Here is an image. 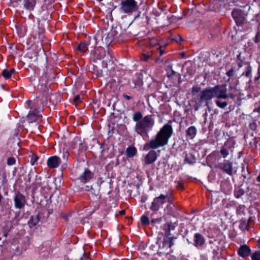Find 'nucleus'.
Segmentation results:
<instances>
[{
	"mask_svg": "<svg viewBox=\"0 0 260 260\" xmlns=\"http://www.w3.org/2000/svg\"><path fill=\"white\" fill-rule=\"evenodd\" d=\"M213 97L218 99H227L228 95L225 86L222 88L219 85H217L214 87L206 88L201 92L197 100H199L200 105L204 104V106H208L209 101Z\"/></svg>",
	"mask_w": 260,
	"mask_h": 260,
	"instance_id": "f257e3e1",
	"label": "nucleus"
},
{
	"mask_svg": "<svg viewBox=\"0 0 260 260\" xmlns=\"http://www.w3.org/2000/svg\"><path fill=\"white\" fill-rule=\"evenodd\" d=\"M164 230V234L162 232L158 234L156 244L159 247L160 252L169 253L172 252L171 248L174 245V240L176 238L172 236L170 230L166 227Z\"/></svg>",
	"mask_w": 260,
	"mask_h": 260,
	"instance_id": "f03ea898",
	"label": "nucleus"
},
{
	"mask_svg": "<svg viewBox=\"0 0 260 260\" xmlns=\"http://www.w3.org/2000/svg\"><path fill=\"white\" fill-rule=\"evenodd\" d=\"M173 131H158L154 139H151L149 143L144 145V149H156L168 144L169 139L173 135Z\"/></svg>",
	"mask_w": 260,
	"mask_h": 260,
	"instance_id": "7ed1b4c3",
	"label": "nucleus"
},
{
	"mask_svg": "<svg viewBox=\"0 0 260 260\" xmlns=\"http://www.w3.org/2000/svg\"><path fill=\"white\" fill-rule=\"evenodd\" d=\"M25 107L29 109V112L26 116V121H24L25 125L34 124L36 127L39 129H41L43 126L39 125L38 122L41 120L42 115L39 113L37 106L35 102L31 100H27L26 102Z\"/></svg>",
	"mask_w": 260,
	"mask_h": 260,
	"instance_id": "20e7f679",
	"label": "nucleus"
},
{
	"mask_svg": "<svg viewBox=\"0 0 260 260\" xmlns=\"http://www.w3.org/2000/svg\"><path fill=\"white\" fill-rule=\"evenodd\" d=\"M137 9V3L135 0H123L120 4V10L124 13H132Z\"/></svg>",
	"mask_w": 260,
	"mask_h": 260,
	"instance_id": "39448f33",
	"label": "nucleus"
},
{
	"mask_svg": "<svg viewBox=\"0 0 260 260\" xmlns=\"http://www.w3.org/2000/svg\"><path fill=\"white\" fill-rule=\"evenodd\" d=\"M154 124V116L152 115H148L136 123V127L137 129L140 130H145L146 129H151Z\"/></svg>",
	"mask_w": 260,
	"mask_h": 260,
	"instance_id": "423d86ee",
	"label": "nucleus"
},
{
	"mask_svg": "<svg viewBox=\"0 0 260 260\" xmlns=\"http://www.w3.org/2000/svg\"><path fill=\"white\" fill-rule=\"evenodd\" d=\"M165 197L164 194H160L158 197H155L152 202L149 209L153 212L151 216L153 213H155L159 211L161 207H162L164 203Z\"/></svg>",
	"mask_w": 260,
	"mask_h": 260,
	"instance_id": "0eeeda50",
	"label": "nucleus"
},
{
	"mask_svg": "<svg viewBox=\"0 0 260 260\" xmlns=\"http://www.w3.org/2000/svg\"><path fill=\"white\" fill-rule=\"evenodd\" d=\"M232 16L237 25L243 24L246 20V14L240 9H234L232 12Z\"/></svg>",
	"mask_w": 260,
	"mask_h": 260,
	"instance_id": "6e6552de",
	"label": "nucleus"
},
{
	"mask_svg": "<svg viewBox=\"0 0 260 260\" xmlns=\"http://www.w3.org/2000/svg\"><path fill=\"white\" fill-rule=\"evenodd\" d=\"M14 207L17 209H21L23 208L26 203V198L24 195L19 191L15 192L14 198Z\"/></svg>",
	"mask_w": 260,
	"mask_h": 260,
	"instance_id": "1a4fd4ad",
	"label": "nucleus"
},
{
	"mask_svg": "<svg viewBox=\"0 0 260 260\" xmlns=\"http://www.w3.org/2000/svg\"><path fill=\"white\" fill-rule=\"evenodd\" d=\"M222 172L228 174L229 176L233 175V162L229 160L224 159L223 162H220L217 166Z\"/></svg>",
	"mask_w": 260,
	"mask_h": 260,
	"instance_id": "9d476101",
	"label": "nucleus"
},
{
	"mask_svg": "<svg viewBox=\"0 0 260 260\" xmlns=\"http://www.w3.org/2000/svg\"><path fill=\"white\" fill-rule=\"evenodd\" d=\"M254 216L250 215L247 218L242 217L239 221V228L242 231H248L250 229V224L254 222Z\"/></svg>",
	"mask_w": 260,
	"mask_h": 260,
	"instance_id": "9b49d317",
	"label": "nucleus"
},
{
	"mask_svg": "<svg viewBox=\"0 0 260 260\" xmlns=\"http://www.w3.org/2000/svg\"><path fill=\"white\" fill-rule=\"evenodd\" d=\"M250 247L246 244H241L237 249V254L241 257L246 258L250 256L251 254Z\"/></svg>",
	"mask_w": 260,
	"mask_h": 260,
	"instance_id": "f8f14e48",
	"label": "nucleus"
},
{
	"mask_svg": "<svg viewBox=\"0 0 260 260\" xmlns=\"http://www.w3.org/2000/svg\"><path fill=\"white\" fill-rule=\"evenodd\" d=\"M93 177L94 173L88 168H85L83 172L79 176L78 179L80 182L85 184L89 182Z\"/></svg>",
	"mask_w": 260,
	"mask_h": 260,
	"instance_id": "ddd939ff",
	"label": "nucleus"
},
{
	"mask_svg": "<svg viewBox=\"0 0 260 260\" xmlns=\"http://www.w3.org/2000/svg\"><path fill=\"white\" fill-rule=\"evenodd\" d=\"M206 239L204 236L200 233H196L193 236V245L197 248H202L205 244Z\"/></svg>",
	"mask_w": 260,
	"mask_h": 260,
	"instance_id": "4468645a",
	"label": "nucleus"
},
{
	"mask_svg": "<svg viewBox=\"0 0 260 260\" xmlns=\"http://www.w3.org/2000/svg\"><path fill=\"white\" fill-rule=\"evenodd\" d=\"M61 163V160L59 157L54 155L49 157L47 161V166L51 169L57 168Z\"/></svg>",
	"mask_w": 260,
	"mask_h": 260,
	"instance_id": "2eb2a0df",
	"label": "nucleus"
},
{
	"mask_svg": "<svg viewBox=\"0 0 260 260\" xmlns=\"http://www.w3.org/2000/svg\"><path fill=\"white\" fill-rule=\"evenodd\" d=\"M13 229V223L11 221L6 222L2 228L1 232L4 237H7L9 233Z\"/></svg>",
	"mask_w": 260,
	"mask_h": 260,
	"instance_id": "dca6fc26",
	"label": "nucleus"
},
{
	"mask_svg": "<svg viewBox=\"0 0 260 260\" xmlns=\"http://www.w3.org/2000/svg\"><path fill=\"white\" fill-rule=\"evenodd\" d=\"M157 159V154L155 151L151 150L148 152L145 157V162L147 165L153 163Z\"/></svg>",
	"mask_w": 260,
	"mask_h": 260,
	"instance_id": "f3484780",
	"label": "nucleus"
},
{
	"mask_svg": "<svg viewBox=\"0 0 260 260\" xmlns=\"http://www.w3.org/2000/svg\"><path fill=\"white\" fill-rule=\"evenodd\" d=\"M40 219L41 218L39 214L31 215L27 222L29 227L32 228L37 225L40 221Z\"/></svg>",
	"mask_w": 260,
	"mask_h": 260,
	"instance_id": "a211bd4d",
	"label": "nucleus"
},
{
	"mask_svg": "<svg viewBox=\"0 0 260 260\" xmlns=\"http://www.w3.org/2000/svg\"><path fill=\"white\" fill-rule=\"evenodd\" d=\"M164 212L167 215L175 216L177 212L175 205L167 204L164 209Z\"/></svg>",
	"mask_w": 260,
	"mask_h": 260,
	"instance_id": "6ab92c4d",
	"label": "nucleus"
},
{
	"mask_svg": "<svg viewBox=\"0 0 260 260\" xmlns=\"http://www.w3.org/2000/svg\"><path fill=\"white\" fill-rule=\"evenodd\" d=\"M137 153V149L134 146H129L125 150V155L128 158H133Z\"/></svg>",
	"mask_w": 260,
	"mask_h": 260,
	"instance_id": "aec40b11",
	"label": "nucleus"
},
{
	"mask_svg": "<svg viewBox=\"0 0 260 260\" xmlns=\"http://www.w3.org/2000/svg\"><path fill=\"white\" fill-rule=\"evenodd\" d=\"M245 194V190L242 188V185L235 186L234 190V196L237 199L241 198Z\"/></svg>",
	"mask_w": 260,
	"mask_h": 260,
	"instance_id": "412c9836",
	"label": "nucleus"
},
{
	"mask_svg": "<svg viewBox=\"0 0 260 260\" xmlns=\"http://www.w3.org/2000/svg\"><path fill=\"white\" fill-rule=\"evenodd\" d=\"M246 206L243 204H239L236 207V214L237 217H243L246 215Z\"/></svg>",
	"mask_w": 260,
	"mask_h": 260,
	"instance_id": "4be33fe9",
	"label": "nucleus"
},
{
	"mask_svg": "<svg viewBox=\"0 0 260 260\" xmlns=\"http://www.w3.org/2000/svg\"><path fill=\"white\" fill-rule=\"evenodd\" d=\"M230 149V148L228 146L227 143H224V145L220 147V150L218 151L221 157L223 158H226L229 154Z\"/></svg>",
	"mask_w": 260,
	"mask_h": 260,
	"instance_id": "5701e85b",
	"label": "nucleus"
},
{
	"mask_svg": "<svg viewBox=\"0 0 260 260\" xmlns=\"http://www.w3.org/2000/svg\"><path fill=\"white\" fill-rule=\"evenodd\" d=\"M36 5V0H24V8L28 11L34 10Z\"/></svg>",
	"mask_w": 260,
	"mask_h": 260,
	"instance_id": "b1692460",
	"label": "nucleus"
},
{
	"mask_svg": "<svg viewBox=\"0 0 260 260\" xmlns=\"http://www.w3.org/2000/svg\"><path fill=\"white\" fill-rule=\"evenodd\" d=\"M106 55V51L103 48H99L94 52L95 57L97 59H103Z\"/></svg>",
	"mask_w": 260,
	"mask_h": 260,
	"instance_id": "393cba45",
	"label": "nucleus"
},
{
	"mask_svg": "<svg viewBox=\"0 0 260 260\" xmlns=\"http://www.w3.org/2000/svg\"><path fill=\"white\" fill-rule=\"evenodd\" d=\"M201 91V87L198 86H193L191 89V93L192 95L195 96L194 98L195 101H196V104L199 105V106H201L199 104V100H197L198 96L200 94V93L197 95L198 93Z\"/></svg>",
	"mask_w": 260,
	"mask_h": 260,
	"instance_id": "a878e982",
	"label": "nucleus"
},
{
	"mask_svg": "<svg viewBox=\"0 0 260 260\" xmlns=\"http://www.w3.org/2000/svg\"><path fill=\"white\" fill-rule=\"evenodd\" d=\"M15 72L14 68H12L10 70L5 69L3 71L2 75L5 79H9L11 78L12 75Z\"/></svg>",
	"mask_w": 260,
	"mask_h": 260,
	"instance_id": "bb28decb",
	"label": "nucleus"
},
{
	"mask_svg": "<svg viewBox=\"0 0 260 260\" xmlns=\"http://www.w3.org/2000/svg\"><path fill=\"white\" fill-rule=\"evenodd\" d=\"M70 153L68 151L63 150L62 153V159L64 161L63 164L61 166V168L63 169H65L67 166V161L68 160V157L69 156Z\"/></svg>",
	"mask_w": 260,
	"mask_h": 260,
	"instance_id": "cd10ccee",
	"label": "nucleus"
},
{
	"mask_svg": "<svg viewBox=\"0 0 260 260\" xmlns=\"http://www.w3.org/2000/svg\"><path fill=\"white\" fill-rule=\"evenodd\" d=\"M87 50V45L85 42L80 43L77 48V50L82 53H85Z\"/></svg>",
	"mask_w": 260,
	"mask_h": 260,
	"instance_id": "c85d7f7f",
	"label": "nucleus"
},
{
	"mask_svg": "<svg viewBox=\"0 0 260 260\" xmlns=\"http://www.w3.org/2000/svg\"><path fill=\"white\" fill-rule=\"evenodd\" d=\"M153 51L142 54L141 57V60L144 61H148L152 57Z\"/></svg>",
	"mask_w": 260,
	"mask_h": 260,
	"instance_id": "c756f323",
	"label": "nucleus"
},
{
	"mask_svg": "<svg viewBox=\"0 0 260 260\" xmlns=\"http://www.w3.org/2000/svg\"><path fill=\"white\" fill-rule=\"evenodd\" d=\"M165 199L164 203H167V204L175 205L174 204V198L171 196V194H169L167 193L166 194H164Z\"/></svg>",
	"mask_w": 260,
	"mask_h": 260,
	"instance_id": "7c9ffc66",
	"label": "nucleus"
},
{
	"mask_svg": "<svg viewBox=\"0 0 260 260\" xmlns=\"http://www.w3.org/2000/svg\"><path fill=\"white\" fill-rule=\"evenodd\" d=\"M143 118V114L140 112H135L133 115V119L134 121L137 122V123L141 121Z\"/></svg>",
	"mask_w": 260,
	"mask_h": 260,
	"instance_id": "2f4dec72",
	"label": "nucleus"
},
{
	"mask_svg": "<svg viewBox=\"0 0 260 260\" xmlns=\"http://www.w3.org/2000/svg\"><path fill=\"white\" fill-rule=\"evenodd\" d=\"M250 256L251 260H260V250H256L253 252H251Z\"/></svg>",
	"mask_w": 260,
	"mask_h": 260,
	"instance_id": "473e14b6",
	"label": "nucleus"
},
{
	"mask_svg": "<svg viewBox=\"0 0 260 260\" xmlns=\"http://www.w3.org/2000/svg\"><path fill=\"white\" fill-rule=\"evenodd\" d=\"M141 221L143 225H148L150 222L149 217L145 215H143L141 217Z\"/></svg>",
	"mask_w": 260,
	"mask_h": 260,
	"instance_id": "72a5a7b5",
	"label": "nucleus"
},
{
	"mask_svg": "<svg viewBox=\"0 0 260 260\" xmlns=\"http://www.w3.org/2000/svg\"><path fill=\"white\" fill-rule=\"evenodd\" d=\"M242 173H243L242 176L245 178L246 177V172H247V174H249L248 169V165L245 164H242Z\"/></svg>",
	"mask_w": 260,
	"mask_h": 260,
	"instance_id": "f704fd0d",
	"label": "nucleus"
},
{
	"mask_svg": "<svg viewBox=\"0 0 260 260\" xmlns=\"http://www.w3.org/2000/svg\"><path fill=\"white\" fill-rule=\"evenodd\" d=\"M39 157L35 154V153H32L31 155L30 156V163L31 166H34L35 164V162L38 160Z\"/></svg>",
	"mask_w": 260,
	"mask_h": 260,
	"instance_id": "c9c22d12",
	"label": "nucleus"
},
{
	"mask_svg": "<svg viewBox=\"0 0 260 260\" xmlns=\"http://www.w3.org/2000/svg\"><path fill=\"white\" fill-rule=\"evenodd\" d=\"M158 249L157 248V247L155 245H151L150 247H149V249L150 250H151L152 251H153V252H156L158 254H167V253H161L160 252V251H159V247L158 246Z\"/></svg>",
	"mask_w": 260,
	"mask_h": 260,
	"instance_id": "e433bc0d",
	"label": "nucleus"
},
{
	"mask_svg": "<svg viewBox=\"0 0 260 260\" xmlns=\"http://www.w3.org/2000/svg\"><path fill=\"white\" fill-rule=\"evenodd\" d=\"M162 222V217H159L157 218H152L151 220V222L153 225H156L157 224H159Z\"/></svg>",
	"mask_w": 260,
	"mask_h": 260,
	"instance_id": "4c0bfd02",
	"label": "nucleus"
},
{
	"mask_svg": "<svg viewBox=\"0 0 260 260\" xmlns=\"http://www.w3.org/2000/svg\"><path fill=\"white\" fill-rule=\"evenodd\" d=\"M172 121H170L167 124H166L160 130H172Z\"/></svg>",
	"mask_w": 260,
	"mask_h": 260,
	"instance_id": "58836bf2",
	"label": "nucleus"
},
{
	"mask_svg": "<svg viewBox=\"0 0 260 260\" xmlns=\"http://www.w3.org/2000/svg\"><path fill=\"white\" fill-rule=\"evenodd\" d=\"M215 102L217 106L221 108H224L228 105V103L226 102H221L220 101L217 100Z\"/></svg>",
	"mask_w": 260,
	"mask_h": 260,
	"instance_id": "ea45409f",
	"label": "nucleus"
},
{
	"mask_svg": "<svg viewBox=\"0 0 260 260\" xmlns=\"http://www.w3.org/2000/svg\"><path fill=\"white\" fill-rule=\"evenodd\" d=\"M251 67L250 66H248L246 68L245 72L242 74V75H244L247 77H249L251 73Z\"/></svg>",
	"mask_w": 260,
	"mask_h": 260,
	"instance_id": "a19ab883",
	"label": "nucleus"
},
{
	"mask_svg": "<svg viewBox=\"0 0 260 260\" xmlns=\"http://www.w3.org/2000/svg\"><path fill=\"white\" fill-rule=\"evenodd\" d=\"M186 136L192 139H193L195 136L196 135V131H185Z\"/></svg>",
	"mask_w": 260,
	"mask_h": 260,
	"instance_id": "79ce46f5",
	"label": "nucleus"
},
{
	"mask_svg": "<svg viewBox=\"0 0 260 260\" xmlns=\"http://www.w3.org/2000/svg\"><path fill=\"white\" fill-rule=\"evenodd\" d=\"M16 163V159L14 157H9L7 159V165L9 166H12Z\"/></svg>",
	"mask_w": 260,
	"mask_h": 260,
	"instance_id": "37998d69",
	"label": "nucleus"
},
{
	"mask_svg": "<svg viewBox=\"0 0 260 260\" xmlns=\"http://www.w3.org/2000/svg\"><path fill=\"white\" fill-rule=\"evenodd\" d=\"M167 228L170 230V231H173L175 230L176 226L172 223V222H169L167 223L165 225Z\"/></svg>",
	"mask_w": 260,
	"mask_h": 260,
	"instance_id": "c03bdc74",
	"label": "nucleus"
},
{
	"mask_svg": "<svg viewBox=\"0 0 260 260\" xmlns=\"http://www.w3.org/2000/svg\"><path fill=\"white\" fill-rule=\"evenodd\" d=\"M251 133H249V134L253 137V144H254V147L256 148L257 147V144L258 143L257 138L256 136H254V137L253 133L252 132V131H251Z\"/></svg>",
	"mask_w": 260,
	"mask_h": 260,
	"instance_id": "a18cd8bd",
	"label": "nucleus"
},
{
	"mask_svg": "<svg viewBox=\"0 0 260 260\" xmlns=\"http://www.w3.org/2000/svg\"><path fill=\"white\" fill-rule=\"evenodd\" d=\"M81 102V98L79 95H77L74 99V103L77 105Z\"/></svg>",
	"mask_w": 260,
	"mask_h": 260,
	"instance_id": "49530a36",
	"label": "nucleus"
},
{
	"mask_svg": "<svg viewBox=\"0 0 260 260\" xmlns=\"http://www.w3.org/2000/svg\"><path fill=\"white\" fill-rule=\"evenodd\" d=\"M81 189L84 190L86 191H90V190L93 189L92 185H85L84 187H81Z\"/></svg>",
	"mask_w": 260,
	"mask_h": 260,
	"instance_id": "de8ad7c7",
	"label": "nucleus"
},
{
	"mask_svg": "<svg viewBox=\"0 0 260 260\" xmlns=\"http://www.w3.org/2000/svg\"><path fill=\"white\" fill-rule=\"evenodd\" d=\"M164 48V47H162V46H159L157 49V51L159 53V56H162L165 53Z\"/></svg>",
	"mask_w": 260,
	"mask_h": 260,
	"instance_id": "09e8293b",
	"label": "nucleus"
},
{
	"mask_svg": "<svg viewBox=\"0 0 260 260\" xmlns=\"http://www.w3.org/2000/svg\"><path fill=\"white\" fill-rule=\"evenodd\" d=\"M150 43L151 45H154L157 44H159L158 40L154 38H153L150 40Z\"/></svg>",
	"mask_w": 260,
	"mask_h": 260,
	"instance_id": "8fccbe9b",
	"label": "nucleus"
},
{
	"mask_svg": "<svg viewBox=\"0 0 260 260\" xmlns=\"http://www.w3.org/2000/svg\"><path fill=\"white\" fill-rule=\"evenodd\" d=\"M177 187L181 190L184 189L183 183L181 181H178L177 182Z\"/></svg>",
	"mask_w": 260,
	"mask_h": 260,
	"instance_id": "3c124183",
	"label": "nucleus"
},
{
	"mask_svg": "<svg viewBox=\"0 0 260 260\" xmlns=\"http://www.w3.org/2000/svg\"><path fill=\"white\" fill-rule=\"evenodd\" d=\"M219 152L218 151H213L211 153H210L208 157H212V156H217L218 154H219Z\"/></svg>",
	"mask_w": 260,
	"mask_h": 260,
	"instance_id": "603ef678",
	"label": "nucleus"
},
{
	"mask_svg": "<svg viewBox=\"0 0 260 260\" xmlns=\"http://www.w3.org/2000/svg\"><path fill=\"white\" fill-rule=\"evenodd\" d=\"M234 70L233 69H230L228 72L226 73V75L229 77H232L234 75Z\"/></svg>",
	"mask_w": 260,
	"mask_h": 260,
	"instance_id": "864d4df0",
	"label": "nucleus"
},
{
	"mask_svg": "<svg viewBox=\"0 0 260 260\" xmlns=\"http://www.w3.org/2000/svg\"><path fill=\"white\" fill-rule=\"evenodd\" d=\"M249 127L251 129L255 130L256 128V124L254 122H252L249 124Z\"/></svg>",
	"mask_w": 260,
	"mask_h": 260,
	"instance_id": "5fc2aeb1",
	"label": "nucleus"
},
{
	"mask_svg": "<svg viewBox=\"0 0 260 260\" xmlns=\"http://www.w3.org/2000/svg\"><path fill=\"white\" fill-rule=\"evenodd\" d=\"M80 260H89V257L84 253L83 256L81 257Z\"/></svg>",
	"mask_w": 260,
	"mask_h": 260,
	"instance_id": "6e6d98bb",
	"label": "nucleus"
},
{
	"mask_svg": "<svg viewBox=\"0 0 260 260\" xmlns=\"http://www.w3.org/2000/svg\"><path fill=\"white\" fill-rule=\"evenodd\" d=\"M123 98L127 100H131L133 99L132 96H130L125 93L123 94Z\"/></svg>",
	"mask_w": 260,
	"mask_h": 260,
	"instance_id": "4d7b16f0",
	"label": "nucleus"
},
{
	"mask_svg": "<svg viewBox=\"0 0 260 260\" xmlns=\"http://www.w3.org/2000/svg\"><path fill=\"white\" fill-rule=\"evenodd\" d=\"M253 112H257L259 114V115H260V105L258 106L257 108H255L254 110H253Z\"/></svg>",
	"mask_w": 260,
	"mask_h": 260,
	"instance_id": "13d9d810",
	"label": "nucleus"
},
{
	"mask_svg": "<svg viewBox=\"0 0 260 260\" xmlns=\"http://www.w3.org/2000/svg\"><path fill=\"white\" fill-rule=\"evenodd\" d=\"M212 253L214 255V257L217 256V255L218 254V250L216 249H213L212 251Z\"/></svg>",
	"mask_w": 260,
	"mask_h": 260,
	"instance_id": "bf43d9fd",
	"label": "nucleus"
},
{
	"mask_svg": "<svg viewBox=\"0 0 260 260\" xmlns=\"http://www.w3.org/2000/svg\"><path fill=\"white\" fill-rule=\"evenodd\" d=\"M176 74V73L173 70H172L171 73L169 75V77L172 78L174 75H175Z\"/></svg>",
	"mask_w": 260,
	"mask_h": 260,
	"instance_id": "052dcab7",
	"label": "nucleus"
},
{
	"mask_svg": "<svg viewBox=\"0 0 260 260\" xmlns=\"http://www.w3.org/2000/svg\"><path fill=\"white\" fill-rule=\"evenodd\" d=\"M228 97L230 98L231 99H235V95L233 93H230L229 94H228Z\"/></svg>",
	"mask_w": 260,
	"mask_h": 260,
	"instance_id": "680f3d73",
	"label": "nucleus"
},
{
	"mask_svg": "<svg viewBox=\"0 0 260 260\" xmlns=\"http://www.w3.org/2000/svg\"><path fill=\"white\" fill-rule=\"evenodd\" d=\"M119 214L121 215H123L125 214V211L124 210H121L119 212Z\"/></svg>",
	"mask_w": 260,
	"mask_h": 260,
	"instance_id": "e2e57ef3",
	"label": "nucleus"
},
{
	"mask_svg": "<svg viewBox=\"0 0 260 260\" xmlns=\"http://www.w3.org/2000/svg\"><path fill=\"white\" fill-rule=\"evenodd\" d=\"M11 1L13 3L19 4L21 1V0H11Z\"/></svg>",
	"mask_w": 260,
	"mask_h": 260,
	"instance_id": "0e129e2a",
	"label": "nucleus"
},
{
	"mask_svg": "<svg viewBox=\"0 0 260 260\" xmlns=\"http://www.w3.org/2000/svg\"><path fill=\"white\" fill-rule=\"evenodd\" d=\"M185 161H186L187 163L189 164H192L193 162L190 160H189L187 157H186L185 159Z\"/></svg>",
	"mask_w": 260,
	"mask_h": 260,
	"instance_id": "69168bd1",
	"label": "nucleus"
},
{
	"mask_svg": "<svg viewBox=\"0 0 260 260\" xmlns=\"http://www.w3.org/2000/svg\"><path fill=\"white\" fill-rule=\"evenodd\" d=\"M257 245L258 248L260 249V238H259L258 240H257Z\"/></svg>",
	"mask_w": 260,
	"mask_h": 260,
	"instance_id": "338daca9",
	"label": "nucleus"
},
{
	"mask_svg": "<svg viewBox=\"0 0 260 260\" xmlns=\"http://www.w3.org/2000/svg\"><path fill=\"white\" fill-rule=\"evenodd\" d=\"M258 74L259 75L258 78L260 77V64H259L258 69Z\"/></svg>",
	"mask_w": 260,
	"mask_h": 260,
	"instance_id": "774afa93",
	"label": "nucleus"
}]
</instances>
